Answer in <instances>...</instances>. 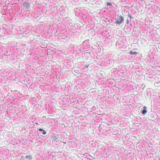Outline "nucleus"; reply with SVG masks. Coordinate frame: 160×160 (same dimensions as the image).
<instances>
[{
  "label": "nucleus",
  "instance_id": "obj_1",
  "mask_svg": "<svg viewBox=\"0 0 160 160\" xmlns=\"http://www.w3.org/2000/svg\"><path fill=\"white\" fill-rule=\"evenodd\" d=\"M116 47L118 48L123 49H126L127 48V43H124L122 41L120 40L119 42H117L116 43Z\"/></svg>",
  "mask_w": 160,
  "mask_h": 160
},
{
  "label": "nucleus",
  "instance_id": "obj_2",
  "mask_svg": "<svg viewBox=\"0 0 160 160\" xmlns=\"http://www.w3.org/2000/svg\"><path fill=\"white\" fill-rule=\"evenodd\" d=\"M124 19L123 17L121 16H118L117 19H116V22H115L116 24L120 25L124 22Z\"/></svg>",
  "mask_w": 160,
  "mask_h": 160
},
{
  "label": "nucleus",
  "instance_id": "obj_3",
  "mask_svg": "<svg viewBox=\"0 0 160 160\" xmlns=\"http://www.w3.org/2000/svg\"><path fill=\"white\" fill-rule=\"evenodd\" d=\"M51 139L55 141L59 142L60 140L61 137L59 136V135L53 134L51 136Z\"/></svg>",
  "mask_w": 160,
  "mask_h": 160
},
{
  "label": "nucleus",
  "instance_id": "obj_4",
  "mask_svg": "<svg viewBox=\"0 0 160 160\" xmlns=\"http://www.w3.org/2000/svg\"><path fill=\"white\" fill-rule=\"evenodd\" d=\"M147 112V108L146 106H144L142 109L141 113L143 115H145Z\"/></svg>",
  "mask_w": 160,
  "mask_h": 160
},
{
  "label": "nucleus",
  "instance_id": "obj_5",
  "mask_svg": "<svg viewBox=\"0 0 160 160\" xmlns=\"http://www.w3.org/2000/svg\"><path fill=\"white\" fill-rule=\"evenodd\" d=\"M83 44L82 46V47L85 50L88 49V46L87 44H86L85 42H83Z\"/></svg>",
  "mask_w": 160,
  "mask_h": 160
},
{
  "label": "nucleus",
  "instance_id": "obj_6",
  "mask_svg": "<svg viewBox=\"0 0 160 160\" xmlns=\"http://www.w3.org/2000/svg\"><path fill=\"white\" fill-rule=\"evenodd\" d=\"M23 7L28 9L30 6V3L25 2L23 4Z\"/></svg>",
  "mask_w": 160,
  "mask_h": 160
},
{
  "label": "nucleus",
  "instance_id": "obj_7",
  "mask_svg": "<svg viewBox=\"0 0 160 160\" xmlns=\"http://www.w3.org/2000/svg\"><path fill=\"white\" fill-rule=\"evenodd\" d=\"M38 131L40 132H42V133L43 135H45L46 133V131L44 130L42 128H39L38 129Z\"/></svg>",
  "mask_w": 160,
  "mask_h": 160
},
{
  "label": "nucleus",
  "instance_id": "obj_8",
  "mask_svg": "<svg viewBox=\"0 0 160 160\" xmlns=\"http://www.w3.org/2000/svg\"><path fill=\"white\" fill-rule=\"evenodd\" d=\"M26 158L27 159H28L29 160H31L32 159V156L31 155H27L26 156Z\"/></svg>",
  "mask_w": 160,
  "mask_h": 160
},
{
  "label": "nucleus",
  "instance_id": "obj_9",
  "mask_svg": "<svg viewBox=\"0 0 160 160\" xmlns=\"http://www.w3.org/2000/svg\"><path fill=\"white\" fill-rule=\"evenodd\" d=\"M137 53H138L137 52H135V51L133 52L132 51H130V52H129V53H130L132 55H135L136 54H137Z\"/></svg>",
  "mask_w": 160,
  "mask_h": 160
},
{
  "label": "nucleus",
  "instance_id": "obj_10",
  "mask_svg": "<svg viewBox=\"0 0 160 160\" xmlns=\"http://www.w3.org/2000/svg\"><path fill=\"white\" fill-rule=\"evenodd\" d=\"M107 5L109 6H110V7H111L112 6V4L110 2H107Z\"/></svg>",
  "mask_w": 160,
  "mask_h": 160
},
{
  "label": "nucleus",
  "instance_id": "obj_11",
  "mask_svg": "<svg viewBox=\"0 0 160 160\" xmlns=\"http://www.w3.org/2000/svg\"><path fill=\"white\" fill-rule=\"evenodd\" d=\"M89 65H84V67H86L87 68H88L89 66Z\"/></svg>",
  "mask_w": 160,
  "mask_h": 160
},
{
  "label": "nucleus",
  "instance_id": "obj_12",
  "mask_svg": "<svg viewBox=\"0 0 160 160\" xmlns=\"http://www.w3.org/2000/svg\"><path fill=\"white\" fill-rule=\"evenodd\" d=\"M128 17L130 19H131L132 18V16L130 15H129Z\"/></svg>",
  "mask_w": 160,
  "mask_h": 160
},
{
  "label": "nucleus",
  "instance_id": "obj_13",
  "mask_svg": "<svg viewBox=\"0 0 160 160\" xmlns=\"http://www.w3.org/2000/svg\"><path fill=\"white\" fill-rule=\"evenodd\" d=\"M126 22H127V23H128V19L127 21H126Z\"/></svg>",
  "mask_w": 160,
  "mask_h": 160
},
{
  "label": "nucleus",
  "instance_id": "obj_14",
  "mask_svg": "<svg viewBox=\"0 0 160 160\" xmlns=\"http://www.w3.org/2000/svg\"><path fill=\"white\" fill-rule=\"evenodd\" d=\"M85 67H84V66L82 68V69H84L85 68Z\"/></svg>",
  "mask_w": 160,
  "mask_h": 160
},
{
  "label": "nucleus",
  "instance_id": "obj_15",
  "mask_svg": "<svg viewBox=\"0 0 160 160\" xmlns=\"http://www.w3.org/2000/svg\"><path fill=\"white\" fill-rule=\"evenodd\" d=\"M23 157H23V156H22V157H21V158H22Z\"/></svg>",
  "mask_w": 160,
  "mask_h": 160
},
{
  "label": "nucleus",
  "instance_id": "obj_16",
  "mask_svg": "<svg viewBox=\"0 0 160 160\" xmlns=\"http://www.w3.org/2000/svg\"><path fill=\"white\" fill-rule=\"evenodd\" d=\"M130 25H131V26H132V25L130 23Z\"/></svg>",
  "mask_w": 160,
  "mask_h": 160
},
{
  "label": "nucleus",
  "instance_id": "obj_17",
  "mask_svg": "<svg viewBox=\"0 0 160 160\" xmlns=\"http://www.w3.org/2000/svg\"><path fill=\"white\" fill-rule=\"evenodd\" d=\"M96 0H95V1H96Z\"/></svg>",
  "mask_w": 160,
  "mask_h": 160
}]
</instances>
